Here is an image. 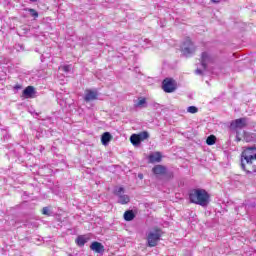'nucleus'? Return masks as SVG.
<instances>
[{
  "label": "nucleus",
  "mask_w": 256,
  "mask_h": 256,
  "mask_svg": "<svg viewBox=\"0 0 256 256\" xmlns=\"http://www.w3.org/2000/svg\"><path fill=\"white\" fill-rule=\"evenodd\" d=\"M241 168L246 173H256V146L247 147L242 152Z\"/></svg>",
  "instance_id": "obj_1"
},
{
  "label": "nucleus",
  "mask_w": 256,
  "mask_h": 256,
  "mask_svg": "<svg viewBox=\"0 0 256 256\" xmlns=\"http://www.w3.org/2000/svg\"><path fill=\"white\" fill-rule=\"evenodd\" d=\"M188 199L190 203L194 205H200V207H208L211 202V195L207 190L202 188L190 189L188 192Z\"/></svg>",
  "instance_id": "obj_2"
},
{
  "label": "nucleus",
  "mask_w": 256,
  "mask_h": 256,
  "mask_svg": "<svg viewBox=\"0 0 256 256\" xmlns=\"http://www.w3.org/2000/svg\"><path fill=\"white\" fill-rule=\"evenodd\" d=\"M162 236H163V231L161 229L155 228L154 230H151L147 234L148 247H157V243L161 241Z\"/></svg>",
  "instance_id": "obj_3"
},
{
  "label": "nucleus",
  "mask_w": 256,
  "mask_h": 256,
  "mask_svg": "<svg viewBox=\"0 0 256 256\" xmlns=\"http://www.w3.org/2000/svg\"><path fill=\"white\" fill-rule=\"evenodd\" d=\"M197 47H195V44L191 41V39H186L181 46V51L184 57H191L196 51Z\"/></svg>",
  "instance_id": "obj_4"
},
{
  "label": "nucleus",
  "mask_w": 256,
  "mask_h": 256,
  "mask_svg": "<svg viewBox=\"0 0 256 256\" xmlns=\"http://www.w3.org/2000/svg\"><path fill=\"white\" fill-rule=\"evenodd\" d=\"M114 195H116V197H118V203H120V205H127V203H129V201H131L129 196L125 195V188H123V187H116L114 189Z\"/></svg>",
  "instance_id": "obj_5"
},
{
  "label": "nucleus",
  "mask_w": 256,
  "mask_h": 256,
  "mask_svg": "<svg viewBox=\"0 0 256 256\" xmlns=\"http://www.w3.org/2000/svg\"><path fill=\"white\" fill-rule=\"evenodd\" d=\"M162 89L165 93H173L177 89V83L173 78H166L162 82Z\"/></svg>",
  "instance_id": "obj_6"
},
{
  "label": "nucleus",
  "mask_w": 256,
  "mask_h": 256,
  "mask_svg": "<svg viewBox=\"0 0 256 256\" xmlns=\"http://www.w3.org/2000/svg\"><path fill=\"white\" fill-rule=\"evenodd\" d=\"M213 61H215V59L213 58V56H211V54H209V52H202L201 65L204 71H207V66L213 63Z\"/></svg>",
  "instance_id": "obj_7"
},
{
  "label": "nucleus",
  "mask_w": 256,
  "mask_h": 256,
  "mask_svg": "<svg viewBox=\"0 0 256 256\" xmlns=\"http://www.w3.org/2000/svg\"><path fill=\"white\" fill-rule=\"evenodd\" d=\"M247 127V118H239L231 122V129H244Z\"/></svg>",
  "instance_id": "obj_8"
},
{
  "label": "nucleus",
  "mask_w": 256,
  "mask_h": 256,
  "mask_svg": "<svg viewBox=\"0 0 256 256\" xmlns=\"http://www.w3.org/2000/svg\"><path fill=\"white\" fill-rule=\"evenodd\" d=\"M98 96H99V93L97 92V90H86L84 101H86V103L95 101V99H97Z\"/></svg>",
  "instance_id": "obj_9"
},
{
  "label": "nucleus",
  "mask_w": 256,
  "mask_h": 256,
  "mask_svg": "<svg viewBox=\"0 0 256 256\" xmlns=\"http://www.w3.org/2000/svg\"><path fill=\"white\" fill-rule=\"evenodd\" d=\"M35 93H37V91H35V87L28 86L23 90L22 95L25 99H33V97H35Z\"/></svg>",
  "instance_id": "obj_10"
},
{
  "label": "nucleus",
  "mask_w": 256,
  "mask_h": 256,
  "mask_svg": "<svg viewBox=\"0 0 256 256\" xmlns=\"http://www.w3.org/2000/svg\"><path fill=\"white\" fill-rule=\"evenodd\" d=\"M90 249L92 251H95V253H100L103 254L105 253V246H103V244H101V242H92V244L90 245Z\"/></svg>",
  "instance_id": "obj_11"
},
{
  "label": "nucleus",
  "mask_w": 256,
  "mask_h": 256,
  "mask_svg": "<svg viewBox=\"0 0 256 256\" xmlns=\"http://www.w3.org/2000/svg\"><path fill=\"white\" fill-rule=\"evenodd\" d=\"M154 175H167V167L163 165H156L152 168Z\"/></svg>",
  "instance_id": "obj_12"
},
{
  "label": "nucleus",
  "mask_w": 256,
  "mask_h": 256,
  "mask_svg": "<svg viewBox=\"0 0 256 256\" xmlns=\"http://www.w3.org/2000/svg\"><path fill=\"white\" fill-rule=\"evenodd\" d=\"M162 157L161 152L152 153L148 157L149 163H161Z\"/></svg>",
  "instance_id": "obj_13"
},
{
  "label": "nucleus",
  "mask_w": 256,
  "mask_h": 256,
  "mask_svg": "<svg viewBox=\"0 0 256 256\" xmlns=\"http://www.w3.org/2000/svg\"><path fill=\"white\" fill-rule=\"evenodd\" d=\"M111 139H112L111 133L105 132L101 137L102 145H109V142L111 141Z\"/></svg>",
  "instance_id": "obj_14"
},
{
  "label": "nucleus",
  "mask_w": 256,
  "mask_h": 256,
  "mask_svg": "<svg viewBox=\"0 0 256 256\" xmlns=\"http://www.w3.org/2000/svg\"><path fill=\"white\" fill-rule=\"evenodd\" d=\"M130 143H132V145L134 147H139L141 145V141L139 140V136H137V134H132L130 136Z\"/></svg>",
  "instance_id": "obj_15"
},
{
  "label": "nucleus",
  "mask_w": 256,
  "mask_h": 256,
  "mask_svg": "<svg viewBox=\"0 0 256 256\" xmlns=\"http://www.w3.org/2000/svg\"><path fill=\"white\" fill-rule=\"evenodd\" d=\"M124 219L125 221H133L135 219V213H133V210H128L124 213Z\"/></svg>",
  "instance_id": "obj_16"
},
{
  "label": "nucleus",
  "mask_w": 256,
  "mask_h": 256,
  "mask_svg": "<svg viewBox=\"0 0 256 256\" xmlns=\"http://www.w3.org/2000/svg\"><path fill=\"white\" fill-rule=\"evenodd\" d=\"M76 243L79 247H83L87 243V238L85 236H78L76 238Z\"/></svg>",
  "instance_id": "obj_17"
},
{
  "label": "nucleus",
  "mask_w": 256,
  "mask_h": 256,
  "mask_svg": "<svg viewBox=\"0 0 256 256\" xmlns=\"http://www.w3.org/2000/svg\"><path fill=\"white\" fill-rule=\"evenodd\" d=\"M136 135H137V137H138V139L141 143L142 141H145L149 137V132L143 131V132H140L139 134H136Z\"/></svg>",
  "instance_id": "obj_18"
},
{
  "label": "nucleus",
  "mask_w": 256,
  "mask_h": 256,
  "mask_svg": "<svg viewBox=\"0 0 256 256\" xmlns=\"http://www.w3.org/2000/svg\"><path fill=\"white\" fill-rule=\"evenodd\" d=\"M217 138L214 135H210L206 139L207 145H215Z\"/></svg>",
  "instance_id": "obj_19"
},
{
  "label": "nucleus",
  "mask_w": 256,
  "mask_h": 256,
  "mask_svg": "<svg viewBox=\"0 0 256 256\" xmlns=\"http://www.w3.org/2000/svg\"><path fill=\"white\" fill-rule=\"evenodd\" d=\"M28 12L31 15V17H34V19H37V17H39V12L33 8H29Z\"/></svg>",
  "instance_id": "obj_20"
},
{
  "label": "nucleus",
  "mask_w": 256,
  "mask_h": 256,
  "mask_svg": "<svg viewBox=\"0 0 256 256\" xmlns=\"http://www.w3.org/2000/svg\"><path fill=\"white\" fill-rule=\"evenodd\" d=\"M198 111H199V108H197V107H195V106H189V107L187 108V112H188V113L195 114V113H198Z\"/></svg>",
  "instance_id": "obj_21"
},
{
  "label": "nucleus",
  "mask_w": 256,
  "mask_h": 256,
  "mask_svg": "<svg viewBox=\"0 0 256 256\" xmlns=\"http://www.w3.org/2000/svg\"><path fill=\"white\" fill-rule=\"evenodd\" d=\"M145 103H147V100L145 98H142L137 102L136 107H143Z\"/></svg>",
  "instance_id": "obj_22"
},
{
  "label": "nucleus",
  "mask_w": 256,
  "mask_h": 256,
  "mask_svg": "<svg viewBox=\"0 0 256 256\" xmlns=\"http://www.w3.org/2000/svg\"><path fill=\"white\" fill-rule=\"evenodd\" d=\"M43 215H47L48 217H51V211L49 210V207H44L42 209Z\"/></svg>",
  "instance_id": "obj_23"
},
{
  "label": "nucleus",
  "mask_w": 256,
  "mask_h": 256,
  "mask_svg": "<svg viewBox=\"0 0 256 256\" xmlns=\"http://www.w3.org/2000/svg\"><path fill=\"white\" fill-rule=\"evenodd\" d=\"M62 70H64L65 73H69L71 71V66L65 65V66L62 67Z\"/></svg>",
  "instance_id": "obj_24"
},
{
  "label": "nucleus",
  "mask_w": 256,
  "mask_h": 256,
  "mask_svg": "<svg viewBox=\"0 0 256 256\" xmlns=\"http://www.w3.org/2000/svg\"><path fill=\"white\" fill-rule=\"evenodd\" d=\"M195 73H196V75H203V70L196 69Z\"/></svg>",
  "instance_id": "obj_25"
},
{
  "label": "nucleus",
  "mask_w": 256,
  "mask_h": 256,
  "mask_svg": "<svg viewBox=\"0 0 256 256\" xmlns=\"http://www.w3.org/2000/svg\"><path fill=\"white\" fill-rule=\"evenodd\" d=\"M144 43H146V45H149L151 43V41L149 39H145Z\"/></svg>",
  "instance_id": "obj_26"
},
{
  "label": "nucleus",
  "mask_w": 256,
  "mask_h": 256,
  "mask_svg": "<svg viewBox=\"0 0 256 256\" xmlns=\"http://www.w3.org/2000/svg\"><path fill=\"white\" fill-rule=\"evenodd\" d=\"M245 139L246 141L249 143V141H251V138H249L247 135H245Z\"/></svg>",
  "instance_id": "obj_27"
},
{
  "label": "nucleus",
  "mask_w": 256,
  "mask_h": 256,
  "mask_svg": "<svg viewBox=\"0 0 256 256\" xmlns=\"http://www.w3.org/2000/svg\"><path fill=\"white\" fill-rule=\"evenodd\" d=\"M221 0H212L213 3H220Z\"/></svg>",
  "instance_id": "obj_28"
},
{
  "label": "nucleus",
  "mask_w": 256,
  "mask_h": 256,
  "mask_svg": "<svg viewBox=\"0 0 256 256\" xmlns=\"http://www.w3.org/2000/svg\"><path fill=\"white\" fill-rule=\"evenodd\" d=\"M15 89H21V86L20 85H16Z\"/></svg>",
  "instance_id": "obj_29"
},
{
  "label": "nucleus",
  "mask_w": 256,
  "mask_h": 256,
  "mask_svg": "<svg viewBox=\"0 0 256 256\" xmlns=\"http://www.w3.org/2000/svg\"><path fill=\"white\" fill-rule=\"evenodd\" d=\"M139 179H143V174L138 175Z\"/></svg>",
  "instance_id": "obj_30"
},
{
  "label": "nucleus",
  "mask_w": 256,
  "mask_h": 256,
  "mask_svg": "<svg viewBox=\"0 0 256 256\" xmlns=\"http://www.w3.org/2000/svg\"><path fill=\"white\" fill-rule=\"evenodd\" d=\"M32 3H35V1H37V0H30Z\"/></svg>",
  "instance_id": "obj_31"
}]
</instances>
